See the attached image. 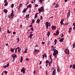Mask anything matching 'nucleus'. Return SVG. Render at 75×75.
Wrapping results in <instances>:
<instances>
[{"instance_id": "f257e3e1", "label": "nucleus", "mask_w": 75, "mask_h": 75, "mask_svg": "<svg viewBox=\"0 0 75 75\" xmlns=\"http://www.w3.org/2000/svg\"><path fill=\"white\" fill-rule=\"evenodd\" d=\"M58 50H55L54 52L53 53V55L54 56V58H56V57H57V56H56V55L57 54H58Z\"/></svg>"}, {"instance_id": "f03ea898", "label": "nucleus", "mask_w": 75, "mask_h": 75, "mask_svg": "<svg viewBox=\"0 0 75 75\" xmlns=\"http://www.w3.org/2000/svg\"><path fill=\"white\" fill-rule=\"evenodd\" d=\"M25 70H26V69L24 68V67H23L21 70V71L23 74H25Z\"/></svg>"}, {"instance_id": "7ed1b4c3", "label": "nucleus", "mask_w": 75, "mask_h": 75, "mask_svg": "<svg viewBox=\"0 0 75 75\" xmlns=\"http://www.w3.org/2000/svg\"><path fill=\"white\" fill-rule=\"evenodd\" d=\"M65 53L66 54H69V50L68 49L65 50Z\"/></svg>"}, {"instance_id": "20e7f679", "label": "nucleus", "mask_w": 75, "mask_h": 75, "mask_svg": "<svg viewBox=\"0 0 75 75\" xmlns=\"http://www.w3.org/2000/svg\"><path fill=\"white\" fill-rule=\"evenodd\" d=\"M14 13V11L13 10H12V13H11V15H10V16L12 17V18L14 17V15H13V14Z\"/></svg>"}, {"instance_id": "39448f33", "label": "nucleus", "mask_w": 75, "mask_h": 75, "mask_svg": "<svg viewBox=\"0 0 75 75\" xmlns=\"http://www.w3.org/2000/svg\"><path fill=\"white\" fill-rule=\"evenodd\" d=\"M39 9H40V10H41V11L43 12L44 11V7H41L40 8H39Z\"/></svg>"}, {"instance_id": "423d86ee", "label": "nucleus", "mask_w": 75, "mask_h": 75, "mask_svg": "<svg viewBox=\"0 0 75 75\" xmlns=\"http://www.w3.org/2000/svg\"><path fill=\"white\" fill-rule=\"evenodd\" d=\"M56 71V69H54L53 70V72L52 73V75H55V71Z\"/></svg>"}, {"instance_id": "0eeeda50", "label": "nucleus", "mask_w": 75, "mask_h": 75, "mask_svg": "<svg viewBox=\"0 0 75 75\" xmlns=\"http://www.w3.org/2000/svg\"><path fill=\"white\" fill-rule=\"evenodd\" d=\"M56 26H52V30H54H54H55V29H56Z\"/></svg>"}, {"instance_id": "6e6552de", "label": "nucleus", "mask_w": 75, "mask_h": 75, "mask_svg": "<svg viewBox=\"0 0 75 75\" xmlns=\"http://www.w3.org/2000/svg\"><path fill=\"white\" fill-rule=\"evenodd\" d=\"M14 50H15V49H13V48H12L10 50V51L12 52H14Z\"/></svg>"}, {"instance_id": "1a4fd4ad", "label": "nucleus", "mask_w": 75, "mask_h": 75, "mask_svg": "<svg viewBox=\"0 0 75 75\" xmlns=\"http://www.w3.org/2000/svg\"><path fill=\"white\" fill-rule=\"evenodd\" d=\"M63 41H64V38H62L61 39H60L59 40V41H60V42H63Z\"/></svg>"}, {"instance_id": "9d476101", "label": "nucleus", "mask_w": 75, "mask_h": 75, "mask_svg": "<svg viewBox=\"0 0 75 75\" xmlns=\"http://www.w3.org/2000/svg\"><path fill=\"white\" fill-rule=\"evenodd\" d=\"M39 52V50H35V53H38Z\"/></svg>"}, {"instance_id": "9b49d317", "label": "nucleus", "mask_w": 75, "mask_h": 75, "mask_svg": "<svg viewBox=\"0 0 75 75\" xmlns=\"http://www.w3.org/2000/svg\"><path fill=\"white\" fill-rule=\"evenodd\" d=\"M38 14H39V13H37L35 15V18H37V15Z\"/></svg>"}, {"instance_id": "f8f14e48", "label": "nucleus", "mask_w": 75, "mask_h": 75, "mask_svg": "<svg viewBox=\"0 0 75 75\" xmlns=\"http://www.w3.org/2000/svg\"><path fill=\"white\" fill-rule=\"evenodd\" d=\"M64 21V19L63 20H62L61 21H60V24H61V25H62L63 24V21Z\"/></svg>"}, {"instance_id": "ddd939ff", "label": "nucleus", "mask_w": 75, "mask_h": 75, "mask_svg": "<svg viewBox=\"0 0 75 75\" xmlns=\"http://www.w3.org/2000/svg\"><path fill=\"white\" fill-rule=\"evenodd\" d=\"M71 31H72V28L71 27L69 29V33H71Z\"/></svg>"}, {"instance_id": "4468645a", "label": "nucleus", "mask_w": 75, "mask_h": 75, "mask_svg": "<svg viewBox=\"0 0 75 75\" xmlns=\"http://www.w3.org/2000/svg\"><path fill=\"white\" fill-rule=\"evenodd\" d=\"M40 20L39 19H38L37 21V22L38 23V24L40 23Z\"/></svg>"}, {"instance_id": "2eb2a0df", "label": "nucleus", "mask_w": 75, "mask_h": 75, "mask_svg": "<svg viewBox=\"0 0 75 75\" xmlns=\"http://www.w3.org/2000/svg\"><path fill=\"white\" fill-rule=\"evenodd\" d=\"M17 57V55L16 54H15L14 55V56H13V59H15V58H16V57Z\"/></svg>"}, {"instance_id": "dca6fc26", "label": "nucleus", "mask_w": 75, "mask_h": 75, "mask_svg": "<svg viewBox=\"0 0 75 75\" xmlns=\"http://www.w3.org/2000/svg\"><path fill=\"white\" fill-rule=\"evenodd\" d=\"M57 71L58 72H59V69H60V68L58 66L57 67Z\"/></svg>"}, {"instance_id": "f3484780", "label": "nucleus", "mask_w": 75, "mask_h": 75, "mask_svg": "<svg viewBox=\"0 0 75 75\" xmlns=\"http://www.w3.org/2000/svg\"><path fill=\"white\" fill-rule=\"evenodd\" d=\"M50 32H48V33L47 34V37H49V36H50Z\"/></svg>"}, {"instance_id": "a211bd4d", "label": "nucleus", "mask_w": 75, "mask_h": 75, "mask_svg": "<svg viewBox=\"0 0 75 75\" xmlns=\"http://www.w3.org/2000/svg\"><path fill=\"white\" fill-rule=\"evenodd\" d=\"M7 11H8L7 10H6V9H4V13H7Z\"/></svg>"}, {"instance_id": "6ab92c4d", "label": "nucleus", "mask_w": 75, "mask_h": 75, "mask_svg": "<svg viewBox=\"0 0 75 75\" xmlns=\"http://www.w3.org/2000/svg\"><path fill=\"white\" fill-rule=\"evenodd\" d=\"M67 17L68 18V17H69V16H70V12H68L67 13Z\"/></svg>"}, {"instance_id": "aec40b11", "label": "nucleus", "mask_w": 75, "mask_h": 75, "mask_svg": "<svg viewBox=\"0 0 75 75\" xmlns=\"http://www.w3.org/2000/svg\"><path fill=\"white\" fill-rule=\"evenodd\" d=\"M22 5V4H21L20 5L19 7H18V9H20V8H21Z\"/></svg>"}, {"instance_id": "412c9836", "label": "nucleus", "mask_w": 75, "mask_h": 75, "mask_svg": "<svg viewBox=\"0 0 75 75\" xmlns=\"http://www.w3.org/2000/svg\"><path fill=\"white\" fill-rule=\"evenodd\" d=\"M27 6L28 7V8H30V7H31V4H30Z\"/></svg>"}, {"instance_id": "4be33fe9", "label": "nucleus", "mask_w": 75, "mask_h": 75, "mask_svg": "<svg viewBox=\"0 0 75 75\" xmlns=\"http://www.w3.org/2000/svg\"><path fill=\"white\" fill-rule=\"evenodd\" d=\"M26 50L24 52V54H25V53H27V50H28V49L26 48Z\"/></svg>"}, {"instance_id": "5701e85b", "label": "nucleus", "mask_w": 75, "mask_h": 75, "mask_svg": "<svg viewBox=\"0 0 75 75\" xmlns=\"http://www.w3.org/2000/svg\"><path fill=\"white\" fill-rule=\"evenodd\" d=\"M58 4L57 3L56 5V6H54V8H55L56 7H58Z\"/></svg>"}, {"instance_id": "b1692460", "label": "nucleus", "mask_w": 75, "mask_h": 75, "mask_svg": "<svg viewBox=\"0 0 75 75\" xmlns=\"http://www.w3.org/2000/svg\"><path fill=\"white\" fill-rule=\"evenodd\" d=\"M73 69H75V65L74 64L72 66Z\"/></svg>"}, {"instance_id": "393cba45", "label": "nucleus", "mask_w": 75, "mask_h": 75, "mask_svg": "<svg viewBox=\"0 0 75 75\" xmlns=\"http://www.w3.org/2000/svg\"><path fill=\"white\" fill-rule=\"evenodd\" d=\"M75 43H73V45H72L73 47V48H75Z\"/></svg>"}, {"instance_id": "a878e982", "label": "nucleus", "mask_w": 75, "mask_h": 75, "mask_svg": "<svg viewBox=\"0 0 75 75\" xmlns=\"http://www.w3.org/2000/svg\"><path fill=\"white\" fill-rule=\"evenodd\" d=\"M5 3V6H7V5H8V3H7V2H6Z\"/></svg>"}, {"instance_id": "bb28decb", "label": "nucleus", "mask_w": 75, "mask_h": 75, "mask_svg": "<svg viewBox=\"0 0 75 75\" xmlns=\"http://www.w3.org/2000/svg\"><path fill=\"white\" fill-rule=\"evenodd\" d=\"M21 49H20V47H18V52L19 53V52H20V50Z\"/></svg>"}, {"instance_id": "cd10ccee", "label": "nucleus", "mask_w": 75, "mask_h": 75, "mask_svg": "<svg viewBox=\"0 0 75 75\" xmlns=\"http://www.w3.org/2000/svg\"><path fill=\"white\" fill-rule=\"evenodd\" d=\"M27 10L25 9L23 10V13H25V12Z\"/></svg>"}, {"instance_id": "c85d7f7f", "label": "nucleus", "mask_w": 75, "mask_h": 75, "mask_svg": "<svg viewBox=\"0 0 75 75\" xmlns=\"http://www.w3.org/2000/svg\"><path fill=\"white\" fill-rule=\"evenodd\" d=\"M46 64H48V63H50V62H49V61H48V60H47L46 61Z\"/></svg>"}, {"instance_id": "c756f323", "label": "nucleus", "mask_w": 75, "mask_h": 75, "mask_svg": "<svg viewBox=\"0 0 75 75\" xmlns=\"http://www.w3.org/2000/svg\"><path fill=\"white\" fill-rule=\"evenodd\" d=\"M59 32H56V35H58V34H59Z\"/></svg>"}, {"instance_id": "7c9ffc66", "label": "nucleus", "mask_w": 75, "mask_h": 75, "mask_svg": "<svg viewBox=\"0 0 75 75\" xmlns=\"http://www.w3.org/2000/svg\"><path fill=\"white\" fill-rule=\"evenodd\" d=\"M42 58L43 59L45 57V55L44 54L43 55H42Z\"/></svg>"}, {"instance_id": "2f4dec72", "label": "nucleus", "mask_w": 75, "mask_h": 75, "mask_svg": "<svg viewBox=\"0 0 75 75\" xmlns=\"http://www.w3.org/2000/svg\"><path fill=\"white\" fill-rule=\"evenodd\" d=\"M29 16H30V14L27 15L26 16V18H27V17H28Z\"/></svg>"}, {"instance_id": "473e14b6", "label": "nucleus", "mask_w": 75, "mask_h": 75, "mask_svg": "<svg viewBox=\"0 0 75 75\" xmlns=\"http://www.w3.org/2000/svg\"><path fill=\"white\" fill-rule=\"evenodd\" d=\"M14 4H12L11 5V7L12 8H13V7H14Z\"/></svg>"}, {"instance_id": "72a5a7b5", "label": "nucleus", "mask_w": 75, "mask_h": 75, "mask_svg": "<svg viewBox=\"0 0 75 75\" xmlns=\"http://www.w3.org/2000/svg\"><path fill=\"white\" fill-rule=\"evenodd\" d=\"M4 72L5 74H7V71H5Z\"/></svg>"}, {"instance_id": "f704fd0d", "label": "nucleus", "mask_w": 75, "mask_h": 75, "mask_svg": "<svg viewBox=\"0 0 75 75\" xmlns=\"http://www.w3.org/2000/svg\"><path fill=\"white\" fill-rule=\"evenodd\" d=\"M32 23H34V22H35V20L34 19H33L32 21Z\"/></svg>"}, {"instance_id": "c9c22d12", "label": "nucleus", "mask_w": 75, "mask_h": 75, "mask_svg": "<svg viewBox=\"0 0 75 75\" xmlns=\"http://www.w3.org/2000/svg\"><path fill=\"white\" fill-rule=\"evenodd\" d=\"M39 11V14H40L41 12L42 11H41V10H40V9H39L38 10Z\"/></svg>"}, {"instance_id": "e433bc0d", "label": "nucleus", "mask_w": 75, "mask_h": 75, "mask_svg": "<svg viewBox=\"0 0 75 75\" xmlns=\"http://www.w3.org/2000/svg\"><path fill=\"white\" fill-rule=\"evenodd\" d=\"M31 30L32 31H33L34 30V28H33V27H32L31 28Z\"/></svg>"}, {"instance_id": "4c0bfd02", "label": "nucleus", "mask_w": 75, "mask_h": 75, "mask_svg": "<svg viewBox=\"0 0 75 75\" xmlns=\"http://www.w3.org/2000/svg\"><path fill=\"white\" fill-rule=\"evenodd\" d=\"M29 26L30 27H31V28L33 27V25H32V24L30 25Z\"/></svg>"}, {"instance_id": "58836bf2", "label": "nucleus", "mask_w": 75, "mask_h": 75, "mask_svg": "<svg viewBox=\"0 0 75 75\" xmlns=\"http://www.w3.org/2000/svg\"><path fill=\"white\" fill-rule=\"evenodd\" d=\"M44 55L45 57H46V58H47V56L46 53H44Z\"/></svg>"}, {"instance_id": "ea45409f", "label": "nucleus", "mask_w": 75, "mask_h": 75, "mask_svg": "<svg viewBox=\"0 0 75 75\" xmlns=\"http://www.w3.org/2000/svg\"><path fill=\"white\" fill-rule=\"evenodd\" d=\"M7 0H4V3H7Z\"/></svg>"}, {"instance_id": "a19ab883", "label": "nucleus", "mask_w": 75, "mask_h": 75, "mask_svg": "<svg viewBox=\"0 0 75 75\" xmlns=\"http://www.w3.org/2000/svg\"><path fill=\"white\" fill-rule=\"evenodd\" d=\"M9 66V63H8L7 64L6 67H8Z\"/></svg>"}, {"instance_id": "79ce46f5", "label": "nucleus", "mask_w": 75, "mask_h": 75, "mask_svg": "<svg viewBox=\"0 0 75 75\" xmlns=\"http://www.w3.org/2000/svg\"><path fill=\"white\" fill-rule=\"evenodd\" d=\"M46 28L47 29V28H48V26H49L48 25H47V24L46 25Z\"/></svg>"}, {"instance_id": "37998d69", "label": "nucleus", "mask_w": 75, "mask_h": 75, "mask_svg": "<svg viewBox=\"0 0 75 75\" xmlns=\"http://www.w3.org/2000/svg\"><path fill=\"white\" fill-rule=\"evenodd\" d=\"M39 2L40 3H42V0H40Z\"/></svg>"}, {"instance_id": "c03bdc74", "label": "nucleus", "mask_w": 75, "mask_h": 75, "mask_svg": "<svg viewBox=\"0 0 75 75\" xmlns=\"http://www.w3.org/2000/svg\"><path fill=\"white\" fill-rule=\"evenodd\" d=\"M72 64H71L70 65V68H72Z\"/></svg>"}, {"instance_id": "a18cd8bd", "label": "nucleus", "mask_w": 75, "mask_h": 75, "mask_svg": "<svg viewBox=\"0 0 75 75\" xmlns=\"http://www.w3.org/2000/svg\"><path fill=\"white\" fill-rule=\"evenodd\" d=\"M23 57H21V60L23 61Z\"/></svg>"}, {"instance_id": "49530a36", "label": "nucleus", "mask_w": 75, "mask_h": 75, "mask_svg": "<svg viewBox=\"0 0 75 75\" xmlns=\"http://www.w3.org/2000/svg\"><path fill=\"white\" fill-rule=\"evenodd\" d=\"M49 26L51 25V23H50V22H49V23L47 24Z\"/></svg>"}, {"instance_id": "de8ad7c7", "label": "nucleus", "mask_w": 75, "mask_h": 75, "mask_svg": "<svg viewBox=\"0 0 75 75\" xmlns=\"http://www.w3.org/2000/svg\"><path fill=\"white\" fill-rule=\"evenodd\" d=\"M57 39H55L54 40L55 43H57Z\"/></svg>"}, {"instance_id": "09e8293b", "label": "nucleus", "mask_w": 75, "mask_h": 75, "mask_svg": "<svg viewBox=\"0 0 75 75\" xmlns=\"http://www.w3.org/2000/svg\"><path fill=\"white\" fill-rule=\"evenodd\" d=\"M33 36V34H30V37H32V36Z\"/></svg>"}, {"instance_id": "8fccbe9b", "label": "nucleus", "mask_w": 75, "mask_h": 75, "mask_svg": "<svg viewBox=\"0 0 75 75\" xmlns=\"http://www.w3.org/2000/svg\"><path fill=\"white\" fill-rule=\"evenodd\" d=\"M16 34V32H13V34Z\"/></svg>"}, {"instance_id": "3c124183", "label": "nucleus", "mask_w": 75, "mask_h": 75, "mask_svg": "<svg viewBox=\"0 0 75 75\" xmlns=\"http://www.w3.org/2000/svg\"><path fill=\"white\" fill-rule=\"evenodd\" d=\"M26 61H29V59L28 58H27L26 59Z\"/></svg>"}, {"instance_id": "603ef678", "label": "nucleus", "mask_w": 75, "mask_h": 75, "mask_svg": "<svg viewBox=\"0 0 75 75\" xmlns=\"http://www.w3.org/2000/svg\"><path fill=\"white\" fill-rule=\"evenodd\" d=\"M10 32V31H9V30H8V29H7V33H9Z\"/></svg>"}, {"instance_id": "864d4df0", "label": "nucleus", "mask_w": 75, "mask_h": 75, "mask_svg": "<svg viewBox=\"0 0 75 75\" xmlns=\"http://www.w3.org/2000/svg\"><path fill=\"white\" fill-rule=\"evenodd\" d=\"M47 73H48V71H47V70H46V75H47Z\"/></svg>"}, {"instance_id": "5fc2aeb1", "label": "nucleus", "mask_w": 75, "mask_h": 75, "mask_svg": "<svg viewBox=\"0 0 75 75\" xmlns=\"http://www.w3.org/2000/svg\"><path fill=\"white\" fill-rule=\"evenodd\" d=\"M37 6H38V5H37V4H36L35 5V7H37Z\"/></svg>"}, {"instance_id": "6e6d98bb", "label": "nucleus", "mask_w": 75, "mask_h": 75, "mask_svg": "<svg viewBox=\"0 0 75 75\" xmlns=\"http://www.w3.org/2000/svg\"><path fill=\"white\" fill-rule=\"evenodd\" d=\"M43 18H42V16H40V19H41V20H42Z\"/></svg>"}, {"instance_id": "4d7b16f0", "label": "nucleus", "mask_w": 75, "mask_h": 75, "mask_svg": "<svg viewBox=\"0 0 75 75\" xmlns=\"http://www.w3.org/2000/svg\"><path fill=\"white\" fill-rule=\"evenodd\" d=\"M16 40H18V41H20V40H19V38H16Z\"/></svg>"}, {"instance_id": "13d9d810", "label": "nucleus", "mask_w": 75, "mask_h": 75, "mask_svg": "<svg viewBox=\"0 0 75 75\" xmlns=\"http://www.w3.org/2000/svg\"><path fill=\"white\" fill-rule=\"evenodd\" d=\"M68 24H69V23H65V24H64V25H68Z\"/></svg>"}, {"instance_id": "bf43d9fd", "label": "nucleus", "mask_w": 75, "mask_h": 75, "mask_svg": "<svg viewBox=\"0 0 75 75\" xmlns=\"http://www.w3.org/2000/svg\"><path fill=\"white\" fill-rule=\"evenodd\" d=\"M42 61H41L39 63L40 65H41V63H42Z\"/></svg>"}, {"instance_id": "052dcab7", "label": "nucleus", "mask_w": 75, "mask_h": 75, "mask_svg": "<svg viewBox=\"0 0 75 75\" xmlns=\"http://www.w3.org/2000/svg\"><path fill=\"white\" fill-rule=\"evenodd\" d=\"M42 44L43 45H44V44H45V42H42Z\"/></svg>"}, {"instance_id": "680f3d73", "label": "nucleus", "mask_w": 75, "mask_h": 75, "mask_svg": "<svg viewBox=\"0 0 75 75\" xmlns=\"http://www.w3.org/2000/svg\"><path fill=\"white\" fill-rule=\"evenodd\" d=\"M3 67H4V68H6V67H7V66H3Z\"/></svg>"}, {"instance_id": "e2e57ef3", "label": "nucleus", "mask_w": 75, "mask_h": 75, "mask_svg": "<svg viewBox=\"0 0 75 75\" xmlns=\"http://www.w3.org/2000/svg\"><path fill=\"white\" fill-rule=\"evenodd\" d=\"M61 37H64V34H63V33H62V35H61Z\"/></svg>"}, {"instance_id": "0e129e2a", "label": "nucleus", "mask_w": 75, "mask_h": 75, "mask_svg": "<svg viewBox=\"0 0 75 75\" xmlns=\"http://www.w3.org/2000/svg\"><path fill=\"white\" fill-rule=\"evenodd\" d=\"M73 25H74V27H75V23H73Z\"/></svg>"}, {"instance_id": "69168bd1", "label": "nucleus", "mask_w": 75, "mask_h": 75, "mask_svg": "<svg viewBox=\"0 0 75 75\" xmlns=\"http://www.w3.org/2000/svg\"><path fill=\"white\" fill-rule=\"evenodd\" d=\"M22 26H23L22 25H21L20 26V28H22Z\"/></svg>"}, {"instance_id": "338daca9", "label": "nucleus", "mask_w": 75, "mask_h": 75, "mask_svg": "<svg viewBox=\"0 0 75 75\" xmlns=\"http://www.w3.org/2000/svg\"><path fill=\"white\" fill-rule=\"evenodd\" d=\"M48 22H47L45 23V25H46V24H48Z\"/></svg>"}, {"instance_id": "774afa93", "label": "nucleus", "mask_w": 75, "mask_h": 75, "mask_svg": "<svg viewBox=\"0 0 75 75\" xmlns=\"http://www.w3.org/2000/svg\"><path fill=\"white\" fill-rule=\"evenodd\" d=\"M6 46H8V43L6 44Z\"/></svg>"}]
</instances>
